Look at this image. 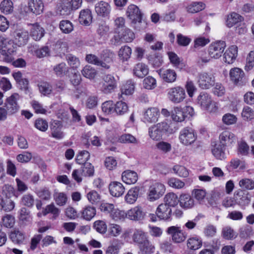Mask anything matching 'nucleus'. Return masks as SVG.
Masks as SVG:
<instances>
[{
    "instance_id": "c756f323",
    "label": "nucleus",
    "mask_w": 254,
    "mask_h": 254,
    "mask_svg": "<svg viewBox=\"0 0 254 254\" xmlns=\"http://www.w3.org/2000/svg\"><path fill=\"white\" fill-rule=\"evenodd\" d=\"M211 151L216 159L223 160L226 158L225 146L220 143H215L212 148Z\"/></svg>"
},
{
    "instance_id": "423d86ee",
    "label": "nucleus",
    "mask_w": 254,
    "mask_h": 254,
    "mask_svg": "<svg viewBox=\"0 0 254 254\" xmlns=\"http://www.w3.org/2000/svg\"><path fill=\"white\" fill-rule=\"evenodd\" d=\"M167 96L171 102L178 104L184 101L186 97V94L183 87L178 86L170 88Z\"/></svg>"
},
{
    "instance_id": "5701e85b",
    "label": "nucleus",
    "mask_w": 254,
    "mask_h": 254,
    "mask_svg": "<svg viewBox=\"0 0 254 254\" xmlns=\"http://www.w3.org/2000/svg\"><path fill=\"white\" fill-rule=\"evenodd\" d=\"M63 125L59 121H54L51 125V135L57 139H61L64 137V134L62 131Z\"/></svg>"
},
{
    "instance_id": "338daca9",
    "label": "nucleus",
    "mask_w": 254,
    "mask_h": 254,
    "mask_svg": "<svg viewBox=\"0 0 254 254\" xmlns=\"http://www.w3.org/2000/svg\"><path fill=\"white\" fill-rule=\"evenodd\" d=\"M121 245L118 243L111 244L106 249L105 254H119Z\"/></svg>"
},
{
    "instance_id": "58836bf2",
    "label": "nucleus",
    "mask_w": 254,
    "mask_h": 254,
    "mask_svg": "<svg viewBox=\"0 0 254 254\" xmlns=\"http://www.w3.org/2000/svg\"><path fill=\"white\" fill-rule=\"evenodd\" d=\"M180 199H178V196L174 192H169L167 193L164 197V204H166L171 208V207L176 206L179 202Z\"/></svg>"
},
{
    "instance_id": "c03bdc74",
    "label": "nucleus",
    "mask_w": 254,
    "mask_h": 254,
    "mask_svg": "<svg viewBox=\"0 0 254 254\" xmlns=\"http://www.w3.org/2000/svg\"><path fill=\"white\" fill-rule=\"evenodd\" d=\"M131 49L127 46H122L118 52L120 59L123 61H127L130 57Z\"/></svg>"
},
{
    "instance_id": "7ed1b4c3",
    "label": "nucleus",
    "mask_w": 254,
    "mask_h": 254,
    "mask_svg": "<svg viewBox=\"0 0 254 254\" xmlns=\"http://www.w3.org/2000/svg\"><path fill=\"white\" fill-rule=\"evenodd\" d=\"M117 88V81L111 74H106L102 77L100 91L105 94H111Z\"/></svg>"
},
{
    "instance_id": "4468645a",
    "label": "nucleus",
    "mask_w": 254,
    "mask_h": 254,
    "mask_svg": "<svg viewBox=\"0 0 254 254\" xmlns=\"http://www.w3.org/2000/svg\"><path fill=\"white\" fill-rule=\"evenodd\" d=\"M126 15L132 23L140 22L142 19V13L136 5H129L126 10Z\"/></svg>"
},
{
    "instance_id": "4d7b16f0",
    "label": "nucleus",
    "mask_w": 254,
    "mask_h": 254,
    "mask_svg": "<svg viewBox=\"0 0 254 254\" xmlns=\"http://www.w3.org/2000/svg\"><path fill=\"white\" fill-rule=\"evenodd\" d=\"M97 32L98 34L103 39L108 37L110 32V27L105 23L99 24Z\"/></svg>"
},
{
    "instance_id": "0eeeda50",
    "label": "nucleus",
    "mask_w": 254,
    "mask_h": 254,
    "mask_svg": "<svg viewBox=\"0 0 254 254\" xmlns=\"http://www.w3.org/2000/svg\"><path fill=\"white\" fill-rule=\"evenodd\" d=\"M14 42L0 34V53L3 56H8L16 52Z\"/></svg>"
},
{
    "instance_id": "79ce46f5",
    "label": "nucleus",
    "mask_w": 254,
    "mask_h": 254,
    "mask_svg": "<svg viewBox=\"0 0 254 254\" xmlns=\"http://www.w3.org/2000/svg\"><path fill=\"white\" fill-rule=\"evenodd\" d=\"M121 90V94L120 96L121 98L123 99H124V97H123V95H131L134 90V83L131 80L127 81L126 83L123 85Z\"/></svg>"
},
{
    "instance_id": "2f4dec72",
    "label": "nucleus",
    "mask_w": 254,
    "mask_h": 254,
    "mask_svg": "<svg viewBox=\"0 0 254 254\" xmlns=\"http://www.w3.org/2000/svg\"><path fill=\"white\" fill-rule=\"evenodd\" d=\"M244 18L241 15L233 12L227 15L226 24L227 27L230 28L242 22Z\"/></svg>"
},
{
    "instance_id": "6e6552de",
    "label": "nucleus",
    "mask_w": 254,
    "mask_h": 254,
    "mask_svg": "<svg viewBox=\"0 0 254 254\" xmlns=\"http://www.w3.org/2000/svg\"><path fill=\"white\" fill-rule=\"evenodd\" d=\"M135 38L134 33L129 29H125L121 33L115 34L111 41L114 45H119L122 42H131Z\"/></svg>"
},
{
    "instance_id": "5fc2aeb1",
    "label": "nucleus",
    "mask_w": 254,
    "mask_h": 254,
    "mask_svg": "<svg viewBox=\"0 0 254 254\" xmlns=\"http://www.w3.org/2000/svg\"><path fill=\"white\" fill-rule=\"evenodd\" d=\"M59 27L61 31L65 33L68 34L73 30V25L69 20H62L60 22Z\"/></svg>"
},
{
    "instance_id": "b1692460",
    "label": "nucleus",
    "mask_w": 254,
    "mask_h": 254,
    "mask_svg": "<svg viewBox=\"0 0 254 254\" xmlns=\"http://www.w3.org/2000/svg\"><path fill=\"white\" fill-rule=\"evenodd\" d=\"M231 80L235 84H240L244 78L245 73L242 69L238 67L232 68L229 72Z\"/></svg>"
},
{
    "instance_id": "473e14b6",
    "label": "nucleus",
    "mask_w": 254,
    "mask_h": 254,
    "mask_svg": "<svg viewBox=\"0 0 254 254\" xmlns=\"http://www.w3.org/2000/svg\"><path fill=\"white\" fill-rule=\"evenodd\" d=\"M30 35L35 41L40 40L44 35V30L37 23L32 25L30 30Z\"/></svg>"
},
{
    "instance_id": "6ab92c4d",
    "label": "nucleus",
    "mask_w": 254,
    "mask_h": 254,
    "mask_svg": "<svg viewBox=\"0 0 254 254\" xmlns=\"http://www.w3.org/2000/svg\"><path fill=\"white\" fill-rule=\"evenodd\" d=\"M236 137L235 134L229 130L222 131L219 136L220 144L226 146L235 142Z\"/></svg>"
},
{
    "instance_id": "bb28decb",
    "label": "nucleus",
    "mask_w": 254,
    "mask_h": 254,
    "mask_svg": "<svg viewBox=\"0 0 254 254\" xmlns=\"http://www.w3.org/2000/svg\"><path fill=\"white\" fill-rule=\"evenodd\" d=\"M92 15L89 9H84L80 11L79 15V22L85 26L89 25L92 21Z\"/></svg>"
},
{
    "instance_id": "49530a36",
    "label": "nucleus",
    "mask_w": 254,
    "mask_h": 254,
    "mask_svg": "<svg viewBox=\"0 0 254 254\" xmlns=\"http://www.w3.org/2000/svg\"><path fill=\"white\" fill-rule=\"evenodd\" d=\"M39 91L44 96L50 95L53 91L51 84L47 82L42 81L38 84Z\"/></svg>"
},
{
    "instance_id": "c85d7f7f",
    "label": "nucleus",
    "mask_w": 254,
    "mask_h": 254,
    "mask_svg": "<svg viewBox=\"0 0 254 254\" xmlns=\"http://www.w3.org/2000/svg\"><path fill=\"white\" fill-rule=\"evenodd\" d=\"M123 181L127 184L131 185L135 184L138 180L137 173L129 170L125 171L122 175Z\"/></svg>"
},
{
    "instance_id": "ea45409f",
    "label": "nucleus",
    "mask_w": 254,
    "mask_h": 254,
    "mask_svg": "<svg viewBox=\"0 0 254 254\" xmlns=\"http://www.w3.org/2000/svg\"><path fill=\"white\" fill-rule=\"evenodd\" d=\"M187 246L191 250H196L202 246V241L197 236L190 237L187 240Z\"/></svg>"
},
{
    "instance_id": "dca6fc26",
    "label": "nucleus",
    "mask_w": 254,
    "mask_h": 254,
    "mask_svg": "<svg viewBox=\"0 0 254 254\" xmlns=\"http://www.w3.org/2000/svg\"><path fill=\"white\" fill-rule=\"evenodd\" d=\"M172 209L166 204L161 203L156 210L157 216L161 220L169 221L172 216Z\"/></svg>"
},
{
    "instance_id": "c9c22d12",
    "label": "nucleus",
    "mask_w": 254,
    "mask_h": 254,
    "mask_svg": "<svg viewBox=\"0 0 254 254\" xmlns=\"http://www.w3.org/2000/svg\"><path fill=\"white\" fill-rule=\"evenodd\" d=\"M9 238L14 243L20 244L23 243L25 240V235L19 230H14L11 232Z\"/></svg>"
},
{
    "instance_id": "aec40b11",
    "label": "nucleus",
    "mask_w": 254,
    "mask_h": 254,
    "mask_svg": "<svg viewBox=\"0 0 254 254\" xmlns=\"http://www.w3.org/2000/svg\"><path fill=\"white\" fill-rule=\"evenodd\" d=\"M237 56L238 47L236 45H232L224 53V61L228 64H232L235 61Z\"/></svg>"
},
{
    "instance_id": "20e7f679",
    "label": "nucleus",
    "mask_w": 254,
    "mask_h": 254,
    "mask_svg": "<svg viewBox=\"0 0 254 254\" xmlns=\"http://www.w3.org/2000/svg\"><path fill=\"white\" fill-rule=\"evenodd\" d=\"M165 186L160 183H155L151 185L147 193V199L151 202L159 199L165 192Z\"/></svg>"
},
{
    "instance_id": "a211bd4d",
    "label": "nucleus",
    "mask_w": 254,
    "mask_h": 254,
    "mask_svg": "<svg viewBox=\"0 0 254 254\" xmlns=\"http://www.w3.org/2000/svg\"><path fill=\"white\" fill-rule=\"evenodd\" d=\"M160 78L163 81L171 83L174 82L177 79V75L176 71L172 69H160L157 71Z\"/></svg>"
},
{
    "instance_id": "e2e57ef3",
    "label": "nucleus",
    "mask_w": 254,
    "mask_h": 254,
    "mask_svg": "<svg viewBox=\"0 0 254 254\" xmlns=\"http://www.w3.org/2000/svg\"><path fill=\"white\" fill-rule=\"evenodd\" d=\"M119 141L124 143H138L136 138L130 134H124L119 138Z\"/></svg>"
},
{
    "instance_id": "6e6d98bb",
    "label": "nucleus",
    "mask_w": 254,
    "mask_h": 254,
    "mask_svg": "<svg viewBox=\"0 0 254 254\" xmlns=\"http://www.w3.org/2000/svg\"><path fill=\"white\" fill-rule=\"evenodd\" d=\"M66 60L68 65L72 69H76L80 65V62L78 58L71 54L67 55L66 56Z\"/></svg>"
},
{
    "instance_id": "412c9836",
    "label": "nucleus",
    "mask_w": 254,
    "mask_h": 254,
    "mask_svg": "<svg viewBox=\"0 0 254 254\" xmlns=\"http://www.w3.org/2000/svg\"><path fill=\"white\" fill-rule=\"evenodd\" d=\"M114 56V53L109 50L103 51L100 58V62L103 65H100V66L105 69H109L110 68V64L112 63Z\"/></svg>"
},
{
    "instance_id": "0e129e2a",
    "label": "nucleus",
    "mask_w": 254,
    "mask_h": 254,
    "mask_svg": "<svg viewBox=\"0 0 254 254\" xmlns=\"http://www.w3.org/2000/svg\"><path fill=\"white\" fill-rule=\"evenodd\" d=\"M128 110L127 104L123 101H119L115 104V112L118 115H123Z\"/></svg>"
},
{
    "instance_id": "a18cd8bd",
    "label": "nucleus",
    "mask_w": 254,
    "mask_h": 254,
    "mask_svg": "<svg viewBox=\"0 0 254 254\" xmlns=\"http://www.w3.org/2000/svg\"><path fill=\"white\" fill-rule=\"evenodd\" d=\"M86 197L88 201L92 204H98L101 199V195L96 190H91L86 194Z\"/></svg>"
},
{
    "instance_id": "a19ab883",
    "label": "nucleus",
    "mask_w": 254,
    "mask_h": 254,
    "mask_svg": "<svg viewBox=\"0 0 254 254\" xmlns=\"http://www.w3.org/2000/svg\"><path fill=\"white\" fill-rule=\"evenodd\" d=\"M205 5L200 1H193L189 4L187 7V11L194 13L198 12L205 8Z\"/></svg>"
},
{
    "instance_id": "603ef678",
    "label": "nucleus",
    "mask_w": 254,
    "mask_h": 254,
    "mask_svg": "<svg viewBox=\"0 0 254 254\" xmlns=\"http://www.w3.org/2000/svg\"><path fill=\"white\" fill-rule=\"evenodd\" d=\"M122 231V227L117 224L112 223L109 225L108 232L109 235L112 237L119 236L121 234Z\"/></svg>"
},
{
    "instance_id": "f704fd0d",
    "label": "nucleus",
    "mask_w": 254,
    "mask_h": 254,
    "mask_svg": "<svg viewBox=\"0 0 254 254\" xmlns=\"http://www.w3.org/2000/svg\"><path fill=\"white\" fill-rule=\"evenodd\" d=\"M139 190L138 187L131 188L125 196L126 201L129 204L134 203L138 198Z\"/></svg>"
},
{
    "instance_id": "13d9d810",
    "label": "nucleus",
    "mask_w": 254,
    "mask_h": 254,
    "mask_svg": "<svg viewBox=\"0 0 254 254\" xmlns=\"http://www.w3.org/2000/svg\"><path fill=\"white\" fill-rule=\"evenodd\" d=\"M156 79L151 76H148L143 80V86L148 90H152L156 87Z\"/></svg>"
},
{
    "instance_id": "f8f14e48",
    "label": "nucleus",
    "mask_w": 254,
    "mask_h": 254,
    "mask_svg": "<svg viewBox=\"0 0 254 254\" xmlns=\"http://www.w3.org/2000/svg\"><path fill=\"white\" fill-rule=\"evenodd\" d=\"M19 99L20 96L18 94L13 93L6 99L4 106L8 110L9 115H12L19 111L20 107L18 100Z\"/></svg>"
},
{
    "instance_id": "bf43d9fd",
    "label": "nucleus",
    "mask_w": 254,
    "mask_h": 254,
    "mask_svg": "<svg viewBox=\"0 0 254 254\" xmlns=\"http://www.w3.org/2000/svg\"><path fill=\"white\" fill-rule=\"evenodd\" d=\"M222 236L227 240H232L236 238L237 235L234 230L230 227L227 226L223 228Z\"/></svg>"
},
{
    "instance_id": "9d476101",
    "label": "nucleus",
    "mask_w": 254,
    "mask_h": 254,
    "mask_svg": "<svg viewBox=\"0 0 254 254\" xmlns=\"http://www.w3.org/2000/svg\"><path fill=\"white\" fill-rule=\"evenodd\" d=\"M166 232L171 236L172 241L175 243H182L187 237V233L181 229V227L177 226L168 227Z\"/></svg>"
},
{
    "instance_id": "69168bd1",
    "label": "nucleus",
    "mask_w": 254,
    "mask_h": 254,
    "mask_svg": "<svg viewBox=\"0 0 254 254\" xmlns=\"http://www.w3.org/2000/svg\"><path fill=\"white\" fill-rule=\"evenodd\" d=\"M89 158L90 154L88 151L83 150L78 153L76 158V161L79 164H84L85 163H87L86 161Z\"/></svg>"
},
{
    "instance_id": "f03ea898",
    "label": "nucleus",
    "mask_w": 254,
    "mask_h": 254,
    "mask_svg": "<svg viewBox=\"0 0 254 254\" xmlns=\"http://www.w3.org/2000/svg\"><path fill=\"white\" fill-rule=\"evenodd\" d=\"M197 104L203 110L210 114H216L218 111L217 103L212 101L211 96L208 93L202 92L197 98Z\"/></svg>"
},
{
    "instance_id": "9b49d317",
    "label": "nucleus",
    "mask_w": 254,
    "mask_h": 254,
    "mask_svg": "<svg viewBox=\"0 0 254 254\" xmlns=\"http://www.w3.org/2000/svg\"><path fill=\"white\" fill-rule=\"evenodd\" d=\"M197 83L200 88L203 89L210 88L215 83V77L211 73L202 72L198 75Z\"/></svg>"
},
{
    "instance_id": "1a4fd4ad",
    "label": "nucleus",
    "mask_w": 254,
    "mask_h": 254,
    "mask_svg": "<svg viewBox=\"0 0 254 254\" xmlns=\"http://www.w3.org/2000/svg\"><path fill=\"white\" fill-rule=\"evenodd\" d=\"M226 46L224 41H218L212 43L208 47L209 56L212 59H218L222 56Z\"/></svg>"
},
{
    "instance_id": "37998d69",
    "label": "nucleus",
    "mask_w": 254,
    "mask_h": 254,
    "mask_svg": "<svg viewBox=\"0 0 254 254\" xmlns=\"http://www.w3.org/2000/svg\"><path fill=\"white\" fill-rule=\"evenodd\" d=\"M82 74L86 78L94 79L97 75V71L94 67L91 65H85L81 70Z\"/></svg>"
},
{
    "instance_id": "4be33fe9",
    "label": "nucleus",
    "mask_w": 254,
    "mask_h": 254,
    "mask_svg": "<svg viewBox=\"0 0 254 254\" xmlns=\"http://www.w3.org/2000/svg\"><path fill=\"white\" fill-rule=\"evenodd\" d=\"M28 6L29 10L36 15L42 13L44 7L41 0H29Z\"/></svg>"
},
{
    "instance_id": "09e8293b",
    "label": "nucleus",
    "mask_w": 254,
    "mask_h": 254,
    "mask_svg": "<svg viewBox=\"0 0 254 254\" xmlns=\"http://www.w3.org/2000/svg\"><path fill=\"white\" fill-rule=\"evenodd\" d=\"M0 10L2 12L7 14L13 11V2L11 0H3L0 4Z\"/></svg>"
},
{
    "instance_id": "8fccbe9b",
    "label": "nucleus",
    "mask_w": 254,
    "mask_h": 254,
    "mask_svg": "<svg viewBox=\"0 0 254 254\" xmlns=\"http://www.w3.org/2000/svg\"><path fill=\"white\" fill-rule=\"evenodd\" d=\"M60 210L56 207L54 204L48 205L44 210L43 213L44 215H46L48 213L53 214V218L56 219L60 214Z\"/></svg>"
},
{
    "instance_id": "4c0bfd02",
    "label": "nucleus",
    "mask_w": 254,
    "mask_h": 254,
    "mask_svg": "<svg viewBox=\"0 0 254 254\" xmlns=\"http://www.w3.org/2000/svg\"><path fill=\"white\" fill-rule=\"evenodd\" d=\"M81 217L87 220H91L96 215V208L90 205L86 206L82 210Z\"/></svg>"
},
{
    "instance_id": "72a5a7b5",
    "label": "nucleus",
    "mask_w": 254,
    "mask_h": 254,
    "mask_svg": "<svg viewBox=\"0 0 254 254\" xmlns=\"http://www.w3.org/2000/svg\"><path fill=\"white\" fill-rule=\"evenodd\" d=\"M132 239L134 243L139 245L148 240L146 233L141 229H135Z\"/></svg>"
},
{
    "instance_id": "7c9ffc66",
    "label": "nucleus",
    "mask_w": 254,
    "mask_h": 254,
    "mask_svg": "<svg viewBox=\"0 0 254 254\" xmlns=\"http://www.w3.org/2000/svg\"><path fill=\"white\" fill-rule=\"evenodd\" d=\"M180 205L184 209H190L194 205L193 198L189 194H183L180 196Z\"/></svg>"
},
{
    "instance_id": "de8ad7c7",
    "label": "nucleus",
    "mask_w": 254,
    "mask_h": 254,
    "mask_svg": "<svg viewBox=\"0 0 254 254\" xmlns=\"http://www.w3.org/2000/svg\"><path fill=\"white\" fill-rule=\"evenodd\" d=\"M172 119L176 122H181L185 119V115L182 108L181 107H175L172 113Z\"/></svg>"
},
{
    "instance_id": "680f3d73",
    "label": "nucleus",
    "mask_w": 254,
    "mask_h": 254,
    "mask_svg": "<svg viewBox=\"0 0 254 254\" xmlns=\"http://www.w3.org/2000/svg\"><path fill=\"white\" fill-rule=\"evenodd\" d=\"M102 111L106 114H111L115 112V104L111 100L104 102L102 105Z\"/></svg>"
},
{
    "instance_id": "052dcab7",
    "label": "nucleus",
    "mask_w": 254,
    "mask_h": 254,
    "mask_svg": "<svg viewBox=\"0 0 254 254\" xmlns=\"http://www.w3.org/2000/svg\"><path fill=\"white\" fill-rule=\"evenodd\" d=\"M239 186L243 189L252 190L254 189V181L248 178L243 179L239 181Z\"/></svg>"
},
{
    "instance_id": "393cba45",
    "label": "nucleus",
    "mask_w": 254,
    "mask_h": 254,
    "mask_svg": "<svg viewBox=\"0 0 254 254\" xmlns=\"http://www.w3.org/2000/svg\"><path fill=\"white\" fill-rule=\"evenodd\" d=\"M111 194L115 197H119L125 192V188L120 182H114L111 183L109 187Z\"/></svg>"
},
{
    "instance_id": "e433bc0d",
    "label": "nucleus",
    "mask_w": 254,
    "mask_h": 254,
    "mask_svg": "<svg viewBox=\"0 0 254 254\" xmlns=\"http://www.w3.org/2000/svg\"><path fill=\"white\" fill-rule=\"evenodd\" d=\"M140 254H152L155 252V246L149 240L139 245Z\"/></svg>"
},
{
    "instance_id": "3c124183",
    "label": "nucleus",
    "mask_w": 254,
    "mask_h": 254,
    "mask_svg": "<svg viewBox=\"0 0 254 254\" xmlns=\"http://www.w3.org/2000/svg\"><path fill=\"white\" fill-rule=\"evenodd\" d=\"M81 175L84 177L92 176L94 173V166L90 163H85L81 167Z\"/></svg>"
},
{
    "instance_id": "774afa93",
    "label": "nucleus",
    "mask_w": 254,
    "mask_h": 254,
    "mask_svg": "<svg viewBox=\"0 0 254 254\" xmlns=\"http://www.w3.org/2000/svg\"><path fill=\"white\" fill-rule=\"evenodd\" d=\"M192 194L196 200L201 203L204 201L206 192L204 190L195 189L192 191Z\"/></svg>"
},
{
    "instance_id": "2eb2a0df",
    "label": "nucleus",
    "mask_w": 254,
    "mask_h": 254,
    "mask_svg": "<svg viewBox=\"0 0 254 254\" xmlns=\"http://www.w3.org/2000/svg\"><path fill=\"white\" fill-rule=\"evenodd\" d=\"M145 216V213L143 208L139 206L131 208L127 211V219L134 221H139L142 220Z\"/></svg>"
},
{
    "instance_id": "ddd939ff",
    "label": "nucleus",
    "mask_w": 254,
    "mask_h": 254,
    "mask_svg": "<svg viewBox=\"0 0 254 254\" xmlns=\"http://www.w3.org/2000/svg\"><path fill=\"white\" fill-rule=\"evenodd\" d=\"M13 41L19 47L27 44L29 39L28 32L23 29H16L13 32Z\"/></svg>"
},
{
    "instance_id": "864d4df0",
    "label": "nucleus",
    "mask_w": 254,
    "mask_h": 254,
    "mask_svg": "<svg viewBox=\"0 0 254 254\" xmlns=\"http://www.w3.org/2000/svg\"><path fill=\"white\" fill-rule=\"evenodd\" d=\"M115 221L124 220L127 218V211L115 209L110 216Z\"/></svg>"
},
{
    "instance_id": "39448f33",
    "label": "nucleus",
    "mask_w": 254,
    "mask_h": 254,
    "mask_svg": "<svg viewBox=\"0 0 254 254\" xmlns=\"http://www.w3.org/2000/svg\"><path fill=\"white\" fill-rule=\"evenodd\" d=\"M179 138L181 143L188 146L194 142L197 138V134L192 128L186 127L181 130Z\"/></svg>"
},
{
    "instance_id": "cd10ccee",
    "label": "nucleus",
    "mask_w": 254,
    "mask_h": 254,
    "mask_svg": "<svg viewBox=\"0 0 254 254\" xmlns=\"http://www.w3.org/2000/svg\"><path fill=\"white\" fill-rule=\"evenodd\" d=\"M144 119L148 123H155L158 121L159 116V110L158 108L152 107L148 108L144 113Z\"/></svg>"
},
{
    "instance_id": "a878e982",
    "label": "nucleus",
    "mask_w": 254,
    "mask_h": 254,
    "mask_svg": "<svg viewBox=\"0 0 254 254\" xmlns=\"http://www.w3.org/2000/svg\"><path fill=\"white\" fill-rule=\"evenodd\" d=\"M148 66L142 63L136 64L133 68V75L138 78H143L148 74Z\"/></svg>"
},
{
    "instance_id": "f257e3e1",
    "label": "nucleus",
    "mask_w": 254,
    "mask_h": 254,
    "mask_svg": "<svg viewBox=\"0 0 254 254\" xmlns=\"http://www.w3.org/2000/svg\"><path fill=\"white\" fill-rule=\"evenodd\" d=\"M174 132V129L166 122L158 123L148 128V135L154 141L161 140L165 133L172 134Z\"/></svg>"
},
{
    "instance_id": "f3484780",
    "label": "nucleus",
    "mask_w": 254,
    "mask_h": 254,
    "mask_svg": "<svg viewBox=\"0 0 254 254\" xmlns=\"http://www.w3.org/2000/svg\"><path fill=\"white\" fill-rule=\"evenodd\" d=\"M94 9L98 16L105 17L110 14L111 7L108 2L101 0L95 4Z\"/></svg>"
}]
</instances>
